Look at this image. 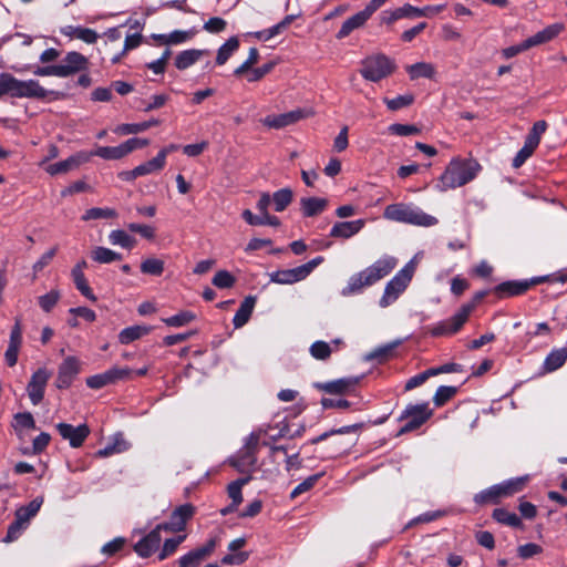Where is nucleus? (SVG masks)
Masks as SVG:
<instances>
[{"instance_id":"1","label":"nucleus","mask_w":567,"mask_h":567,"mask_svg":"<svg viewBox=\"0 0 567 567\" xmlns=\"http://www.w3.org/2000/svg\"><path fill=\"white\" fill-rule=\"evenodd\" d=\"M480 171L481 165L475 159L454 158L450 162L440 178L442 189L446 190L461 187L473 181Z\"/></svg>"},{"instance_id":"2","label":"nucleus","mask_w":567,"mask_h":567,"mask_svg":"<svg viewBox=\"0 0 567 567\" xmlns=\"http://www.w3.org/2000/svg\"><path fill=\"white\" fill-rule=\"evenodd\" d=\"M383 217L389 220L431 227L439 223L437 218L424 213L421 208L409 204H391L384 208Z\"/></svg>"},{"instance_id":"3","label":"nucleus","mask_w":567,"mask_h":567,"mask_svg":"<svg viewBox=\"0 0 567 567\" xmlns=\"http://www.w3.org/2000/svg\"><path fill=\"white\" fill-rule=\"evenodd\" d=\"M526 480L523 477L508 480L501 484L492 485L491 487L481 491L474 495V502L478 506L489 504H498L503 497L512 496L523 489Z\"/></svg>"},{"instance_id":"4","label":"nucleus","mask_w":567,"mask_h":567,"mask_svg":"<svg viewBox=\"0 0 567 567\" xmlns=\"http://www.w3.org/2000/svg\"><path fill=\"white\" fill-rule=\"evenodd\" d=\"M433 416V410L427 402L420 404H408L398 417L399 422H404L400 427L398 435H403L419 430Z\"/></svg>"},{"instance_id":"5","label":"nucleus","mask_w":567,"mask_h":567,"mask_svg":"<svg viewBox=\"0 0 567 567\" xmlns=\"http://www.w3.org/2000/svg\"><path fill=\"white\" fill-rule=\"evenodd\" d=\"M395 70L393 60L384 54H375L365 58L361 62L360 74L368 81L379 82L391 75Z\"/></svg>"},{"instance_id":"6","label":"nucleus","mask_w":567,"mask_h":567,"mask_svg":"<svg viewBox=\"0 0 567 567\" xmlns=\"http://www.w3.org/2000/svg\"><path fill=\"white\" fill-rule=\"evenodd\" d=\"M398 265L393 256H383L353 278V284H374L385 278Z\"/></svg>"},{"instance_id":"7","label":"nucleus","mask_w":567,"mask_h":567,"mask_svg":"<svg viewBox=\"0 0 567 567\" xmlns=\"http://www.w3.org/2000/svg\"><path fill=\"white\" fill-rule=\"evenodd\" d=\"M474 309L473 303L463 305L456 313L451 318L442 320L433 324L430 329V333L433 337L452 336L458 332L464 323L467 321L471 312Z\"/></svg>"},{"instance_id":"8","label":"nucleus","mask_w":567,"mask_h":567,"mask_svg":"<svg viewBox=\"0 0 567 567\" xmlns=\"http://www.w3.org/2000/svg\"><path fill=\"white\" fill-rule=\"evenodd\" d=\"M52 95L58 99L59 93L44 89L37 80H19L12 75V97L45 100Z\"/></svg>"},{"instance_id":"9","label":"nucleus","mask_w":567,"mask_h":567,"mask_svg":"<svg viewBox=\"0 0 567 567\" xmlns=\"http://www.w3.org/2000/svg\"><path fill=\"white\" fill-rule=\"evenodd\" d=\"M322 261L323 257L319 256L296 268L278 270L270 276V281L274 284H296L306 279Z\"/></svg>"},{"instance_id":"10","label":"nucleus","mask_w":567,"mask_h":567,"mask_svg":"<svg viewBox=\"0 0 567 567\" xmlns=\"http://www.w3.org/2000/svg\"><path fill=\"white\" fill-rule=\"evenodd\" d=\"M195 513L196 507L190 503H186L177 506L169 515L168 520L158 525L164 532L179 533L185 530L187 522L194 517Z\"/></svg>"},{"instance_id":"11","label":"nucleus","mask_w":567,"mask_h":567,"mask_svg":"<svg viewBox=\"0 0 567 567\" xmlns=\"http://www.w3.org/2000/svg\"><path fill=\"white\" fill-rule=\"evenodd\" d=\"M311 115L312 112L309 110L296 109L282 114L267 115L261 120V123L269 128L280 130L296 124Z\"/></svg>"},{"instance_id":"12","label":"nucleus","mask_w":567,"mask_h":567,"mask_svg":"<svg viewBox=\"0 0 567 567\" xmlns=\"http://www.w3.org/2000/svg\"><path fill=\"white\" fill-rule=\"evenodd\" d=\"M55 430L63 440L69 442L72 449L81 447L91 433L86 423L74 426L70 423L60 422L55 424Z\"/></svg>"},{"instance_id":"13","label":"nucleus","mask_w":567,"mask_h":567,"mask_svg":"<svg viewBox=\"0 0 567 567\" xmlns=\"http://www.w3.org/2000/svg\"><path fill=\"white\" fill-rule=\"evenodd\" d=\"M51 375L47 368H39L32 373L27 385V392L33 405H39L42 402Z\"/></svg>"},{"instance_id":"14","label":"nucleus","mask_w":567,"mask_h":567,"mask_svg":"<svg viewBox=\"0 0 567 567\" xmlns=\"http://www.w3.org/2000/svg\"><path fill=\"white\" fill-rule=\"evenodd\" d=\"M216 545V538H210L205 545L189 550L178 558V567H199L214 553Z\"/></svg>"},{"instance_id":"15","label":"nucleus","mask_w":567,"mask_h":567,"mask_svg":"<svg viewBox=\"0 0 567 567\" xmlns=\"http://www.w3.org/2000/svg\"><path fill=\"white\" fill-rule=\"evenodd\" d=\"M80 373V362L75 357H68L59 365L55 386L60 390L69 389Z\"/></svg>"},{"instance_id":"16","label":"nucleus","mask_w":567,"mask_h":567,"mask_svg":"<svg viewBox=\"0 0 567 567\" xmlns=\"http://www.w3.org/2000/svg\"><path fill=\"white\" fill-rule=\"evenodd\" d=\"M89 60L83 54L71 51L65 54L61 63L58 64L61 78H68L79 72H86L89 70Z\"/></svg>"},{"instance_id":"17","label":"nucleus","mask_w":567,"mask_h":567,"mask_svg":"<svg viewBox=\"0 0 567 567\" xmlns=\"http://www.w3.org/2000/svg\"><path fill=\"white\" fill-rule=\"evenodd\" d=\"M163 529L159 525H156L148 534L144 535L136 544L133 549L141 558L151 557L158 548L162 542L161 533Z\"/></svg>"},{"instance_id":"18","label":"nucleus","mask_w":567,"mask_h":567,"mask_svg":"<svg viewBox=\"0 0 567 567\" xmlns=\"http://www.w3.org/2000/svg\"><path fill=\"white\" fill-rule=\"evenodd\" d=\"M259 444V435L251 433L246 441L244 449L240 451L237 461L233 462V466L243 472V466H254L256 464V453Z\"/></svg>"},{"instance_id":"19","label":"nucleus","mask_w":567,"mask_h":567,"mask_svg":"<svg viewBox=\"0 0 567 567\" xmlns=\"http://www.w3.org/2000/svg\"><path fill=\"white\" fill-rule=\"evenodd\" d=\"M355 378H341L329 382H316L313 386L329 394L342 395L349 392L355 384Z\"/></svg>"},{"instance_id":"20","label":"nucleus","mask_w":567,"mask_h":567,"mask_svg":"<svg viewBox=\"0 0 567 567\" xmlns=\"http://www.w3.org/2000/svg\"><path fill=\"white\" fill-rule=\"evenodd\" d=\"M246 543H247V540L245 537H239V538L233 539L228 544V550L231 553L226 554L221 558V560H220L221 564L227 565V566L244 564L249 558V554L246 551H238V550L241 549L243 547H245Z\"/></svg>"},{"instance_id":"21","label":"nucleus","mask_w":567,"mask_h":567,"mask_svg":"<svg viewBox=\"0 0 567 567\" xmlns=\"http://www.w3.org/2000/svg\"><path fill=\"white\" fill-rule=\"evenodd\" d=\"M372 17V13L365 7L363 10L357 12L348 18L341 25L337 33V39L347 38L352 31L363 27L365 22Z\"/></svg>"},{"instance_id":"22","label":"nucleus","mask_w":567,"mask_h":567,"mask_svg":"<svg viewBox=\"0 0 567 567\" xmlns=\"http://www.w3.org/2000/svg\"><path fill=\"white\" fill-rule=\"evenodd\" d=\"M564 30V24L561 23H554L542 31H538L534 35L526 39L527 47L530 49L536 45H540L544 43H547L555 39L561 31Z\"/></svg>"},{"instance_id":"23","label":"nucleus","mask_w":567,"mask_h":567,"mask_svg":"<svg viewBox=\"0 0 567 567\" xmlns=\"http://www.w3.org/2000/svg\"><path fill=\"white\" fill-rule=\"evenodd\" d=\"M363 219L336 223L331 228L330 236L334 238H350L358 234L364 226Z\"/></svg>"},{"instance_id":"24","label":"nucleus","mask_w":567,"mask_h":567,"mask_svg":"<svg viewBox=\"0 0 567 567\" xmlns=\"http://www.w3.org/2000/svg\"><path fill=\"white\" fill-rule=\"evenodd\" d=\"M257 297L247 296L240 303L238 310L233 318L235 329L243 328L250 319L256 306Z\"/></svg>"},{"instance_id":"25","label":"nucleus","mask_w":567,"mask_h":567,"mask_svg":"<svg viewBox=\"0 0 567 567\" xmlns=\"http://www.w3.org/2000/svg\"><path fill=\"white\" fill-rule=\"evenodd\" d=\"M153 327L145 324L130 326L121 330L118 333V342L121 344H128L135 340L141 339L152 332Z\"/></svg>"},{"instance_id":"26","label":"nucleus","mask_w":567,"mask_h":567,"mask_svg":"<svg viewBox=\"0 0 567 567\" xmlns=\"http://www.w3.org/2000/svg\"><path fill=\"white\" fill-rule=\"evenodd\" d=\"M207 54V50L189 49L182 51L175 58V66L178 70H186Z\"/></svg>"},{"instance_id":"27","label":"nucleus","mask_w":567,"mask_h":567,"mask_svg":"<svg viewBox=\"0 0 567 567\" xmlns=\"http://www.w3.org/2000/svg\"><path fill=\"white\" fill-rule=\"evenodd\" d=\"M43 504V497L39 496L32 499L28 505L20 506L17 508L14 513V517L25 524L29 525L30 520L35 517V515L39 513L41 506Z\"/></svg>"},{"instance_id":"28","label":"nucleus","mask_w":567,"mask_h":567,"mask_svg":"<svg viewBox=\"0 0 567 567\" xmlns=\"http://www.w3.org/2000/svg\"><path fill=\"white\" fill-rule=\"evenodd\" d=\"M492 517L497 523L509 526L513 528L523 529L524 524L519 516H517L515 513H512L507 511L506 508L499 507L495 508L492 513Z\"/></svg>"},{"instance_id":"29","label":"nucleus","mask_w":567,"mask_h":567,"mask_svg":"<svg viewBox=\"0 0 567 567\" xmlns=\"http://www.w3.org/2000/svg\"><path fill=\"white\" fill-rule=\"evenodd\" d=\"M300 205L303 216L313 217L326 209L328 200L319 197H307L301 198Z\"/></svg>"},{"instance_id":"30","label":"nucleus","mask_w":567,"mask_h":567,"mask_svg":"<svg viewBox=\"0 0 567 567\" xmlns=\"http://www.w3.org/2000/svg\"><path fill=\"white\" fill-rule=\"evenodd\" d=\"M400 344V341H394L381 346L365 355L367 361H377L378 363H384L394 355V350Z\"/></svg>"},{"instance_id":"31","label":"nucleus","mask_w":567,"mask_h":567,"mask_svg":"<svg viewBox=\"0 0 567 567\" xmlns=\"http://www.w3.org/2000/svg\"><path fill=\"white\" fill-rule=\"evenodd\" d=\"M83 162L82 157L80 155L70 156L69 158L50 164L45 171L50 175H58V174H64L68 173L76 167L80 166V164Z\"/></svg>"},{"instance_id":"32","label":"nucleus","mask_w":567,"mask_h":567,"mask_svg":"<svg viewBox=\"0 0 567 567\" xmlns=\"http://www.w3.org/2000/svg\"><path fill=\"white\" fill-rule=\"evenodd\" d=\"M567 360V348L555 349L550 351L545 361L544 369L547 372L556 371L561 368Z\"/></svg>"},{"instance_id":"33","label":"nucleus","mask_w":567,"mask_h":567,"mask_svg":"<svg viewBox=\"0 0 567 567\" xmlns=\"http://www.w3.org/2000/svg\"><path fill=\"white\" fill-rule=\"evenodd\" d=\"M406 71L411 80H415L419 78L433 79L435 75L434 65L426 62H417L415 64L408 65Z\"/></svg>"},{"instance_id":"34","label":"nucleus","mask_w":567,"mask_h":567,"mask_svg":"<svg viewBox=\"0 0 567 567\" xmlns=\"http://www.w3.org/2000/svg\"><path fill=\"white\" fill-rule=\"evenodd\" d=\"M239 40L237 37L229 38L217 51L216 64L223 65L238 50Z\"/></svg>"},{"instance_id":"35","label":"nucleus","mask_w":567,"mask_h":567,"mask_svg":"<svg viewBox=\"0 0 567 567\" xmlns=\"http://www.w3.org/2000/svg\"><path fill=\"white\" fill-rule=\"evenodd\" d=\"M197 318L196 313L190 310H182L178 313L163 318L162 321L168 326L174 328H179L189 324Z\"/></svg>"},{"instance_id":"36","label":"nucleus","mask_w":567,"mask_h":567,"mask_svg":"<svg viewBox=\"0 0 567 567\" xmlns=\"http://www.w3.org/2000/svg\"><path fill=\"white\" fill-rule=\"evenodd\" d=\"M363 427V424L362 423H357V424H351V425H344V426H341L339 429H333L331 431H328V432H324L322 434H320L319 436L317 437H313L309 441V444H318L324 440H327L328 437L332 436V435H342V434H348V433H358L361 429Z\"/></svg>"},{"instance_id":"37","label":"nucleus","mask_w":567,"mask_h":567,"mask_svg":"<svg viewBox=\"0 0 567 567\" xmlns=\"http://www.w3.org/2000/svg\"><path fill=\"white\" fill-rule=\"evenodd\" d=\"M458 392L457 386L453 385H440L434 395L433 403L436 408H442L451 399H453Z\"/></svg>"},{"instance_id":"38","label":"nucleus","mask_w":567,"mask_h":567,"mask_svg":"<svg viewBox=\"0 0 567 567\" xmlns=\"http://www.w3.org/2000/svg\"><path fill=\"white\" fill-rule=\"evenodd\" d=\"M532 286H494L493 295L498 299L522 296L527 292Z\"/></svg>"},{"instance_id":"39","label":"nucleus","mask_w":567,"mask_h":567,"mask_svg":"<svg viewBox=\"0 0 567 567\" xmlns=\"http://www.w3.org/2000/svg\"><path fill=\"white\" fill-rule=\"evenodd\" d=\"M293 193L290 188H281L274 193L271 203H274L275 210L284 212L292 202Z\"/></svg>"},{"instance_id":"40","label":"nucleus","mask_w":567,"mask_h":567,"mask_svg":"<svg viewBox=\"0 0 567 567\" xmlns=\"http://www.w3.org/2000/svg\"><path fill=\"white\" fill-rule=\"evenodd\" d=\"M92 155L99 156L103 159H121L126 156L123 144L118 146H99Z\"/></svg>"},{"instance_id":"41","label":"nucleus","mask_w":567,"mask_h":567,"mask_svg":"<svg viewBox=\"0 0 567 567\" xmlns=\"http://www.w3.org/2000/svg\"><path fill=\"white\" fill-rule=\"evenodd\" d=\"M112 245H118L123 248L131 249L136 245V239L122 229L112 230L109 235Z\"/></svg>"},{"instance_id":"42","label":"nucleus","mask_w":567,"mask_h":567,"mask_svg":"<svg viewBox=\"0 0 567 567\" xmlns=\"http://www.w3.org/2000/svg\"><path fill=\"white\" fill-rule=\"evenodd\" d=\"M165 167L163 163V155H156L154 158L136 166V173L140 176H145L152 173L162 171Z\"/></svg>"},{"instance_id":"43","label":"nucleus","mask_w":567,"mask_h":567,"mask_svg":"<svg viewBox=\"0 0 567 567\" xmlns=\"http://www.w3.org/2000/svg\"><path fill=\"white\" fill-rule=\"evenodd\" d=\"M91 257L100 264H110L121 259V255L105 247H96L91 251Z\"/></svg>"},{"instance_id":"44","label":"nucleus","mask_w":567,"mask_h":567,"mask_svg":"<svg viewBox=\"0 0 567 567\" xmlns=\"http://www.w3.org/2000/svg\"><path fill=\"white\" fill-rule=\"evenodd\" d=\"M105 373L110 384L133 379V370L128 367H113L106 370Z\"/></svg>"},{"instance_id":"45","label":"nucleus","mask_w":567,"mask_h":567,"mask_svg":"<svg viewBox=\"0 0 567 567\" xmlns=\"http://www.w3.org/2000/svg\"><path fill=\"white\" fill-rule=\"evenodd\" d=\"M416 270L415 258L411 259L388 284H408Z\"/></svg>"},{"instance_id":"46","label":"nucleus","mask_w":567,"mask_h":567,"mask_svg":"<svg viewBox=\"0 0 567 567\" xmlns=\"http://www.w3.org/2000/svg\"><path fill=\"white\" fill-rule=\"evenodd\" d=\"M186 539V535H178L173 538H168L164 542L162 549L158 554V560H164L172 556L178 548V546Z\"/></svg>"},{"instance_id":"47","label":"nucleus","mask_w":567,"mask_h":567,"mask_svg":"<svg viewBox=\"0 0 567 567\" xmlns=\"http://www.w3.org/2000/svg\"><path fill=\"white\" fill-rule=\"evenodd\" d=\"M323 473H317L308 476L301 483H299L290 493V498L296 499L301 494L310 491L317 484V482L322 477Z\"/></svg>"},{"instance_id":"48","label":"nucleus","mask_w":567,"mask_h":567,"mask_svg":"<svg viewBox=\"0 0 567 567\" xmlns=\"http://www.w3.org/2000/svg\"><path fill=\"white\" fill-rule=\"evenodd\" d=\"M309 352L316 360L326 361L330 358L332 348L326 341L318 340L310 346Z\"/></svg>"},{"instance_id":"49","label":"nucleus","mask_w":567,"mask_h":567,"mask_svg":"<svg viewBox=\"0 0 567 567\" xmlns=\"http://www.w3.org/2000/svg\"><path fill=\"white\" fill-rule=\"evenodd\" d=\"M249 482V477L238 478L227 486V493L231 503L239 505L243 502L241 488Z\"/></svg>"},{"instance_id":"50","label":"nucleus","mask_w":567,"mask_h":567,"mask_svg":"<svg viewBox=\"0 0 567 567\" xmlns=\"http://www.w3.org/2000/svg\"><path fill=\"white\" fill-rule=\"evenodd\" d=\"M408 286H385L383 296L381 297L379 305L385 308L393 303Z\"/></svg>"},{"instance_id":"51","label":"nucleus","mask_w":567,"mask_h":567,"mask_svg":"<svg viewBox=\"0 0 567 567\" xmlns=\"http://www.w3.org/2000/svg\"><path fill=\"white\" fill-rule=\"evenodd\" d=\"M117 212L113 208H101V207H94L90 208L85 212V214L82 216L83 220H92V219H101V218H116Z\"/></svg>"},{"instance_id":"52","label":"nucleus","mask_w":567,"mask_h":567,"mask_svg":"<svg viewBox=\"0 0 567 567\" xmlns=\"http://www.w3.org/2000/svg\"><path fill=\"white\" fill-rule=\"evenodd\" d=\"M383 101L389 110L398 111L403 107L410 106L414 102V95L413 94H403V95H399L394 99L385 97Z\"/></svg>"},{"instance_id":"53","label":"nucleus","mask_w":567,"mask_h":567,"mask_svg":"<svg viewBox=\"0 0 567 567\" xmlns=\"http://www.w3.org/2000/svg\"><path fill=\"white\" fill-rule=\"evenodd\" d=\"M142 43V34L135 33L130 34L125 38L124 48L120 54L114 55L111 61L113 64H116L121 61L122 56L127 52L135 48H137Z\"/></svg>"},{"instance_id":"54","label":"nucleus","mask_w":567,"mask_h":567,"mask_svg":"<svg viewBox=\"0 0 567 567\" xmlns=\"http://www.w3.org/2000/svg\"><path fill=\"white\" fill-rule=\"evenodd\" d=\"M126 545V538L124 537H115L112 540L104 544L101 548V553L105 555L106 557H113Z\"/></svg>"},{"instance_id":"55","label":"nucleus","mask_w":567,"mask_h":567,"mask_svg":"<svg viewBox=\"0 0 567 567\" xmlns=\"http://www.w3.org/2000/svg\"><path fill=\"white\" fill-rule=\"evenodd\" d=\"M388 131L398 136L417 135L421 133V128L413 124H401L394 123L388 127Z\"/></svg>"},{"instance_id":"56","label":"nucleus","mask_w":567,"mask_h":567,"mask_svg":"<svg viewBox=\"0 0 567 567\" xmlns=\"http://www.w3.org/2000/svg\"><path fill=\"white\" fill-rule=\"evenodd\" d=\"M13 420V427L16 429V431H18L19 429H35V420L30 412H19L14 414Z\"/></svg>"},{"instance_id":"57","label":"nucleus","mask_w":567,"mask_h":567,"mask_svg":"<svg viewBox=\"0 0 567 567\" xmlns=\"http://www.w3.org/2000/svg\"><path fill=\"white\" fill-rule=\"evenodd\" d=\"M141 270L144 274L158 276L164 270V261L157 258L145 259L141 264Z\"/></svg>"},{"instance_id":"58","label":"nucleus","mask_w":567,"mask_h":567,"mask_svg":"<svg viewBox=\"0 0 567 567\" xmlns=\"http://www.w3.org/2000/svg\"><path fill=\"white\" fill-rule=\"evenodd\" d=\"M196 33H197V31L195 29H190V30H186V31L175 30V31L171 32L169 34H167L169 45L184 43V42L193 39Z\"/></svg>"},{"instance_id":"59","label":"nucleus","mask_w":567,"mask_h":567,"mask_svg":"<svg viewBox=\"0 0 567 567\" xmlns=\"http://www.w3.org/2000/svg\"><path fill=\"white\" fill-rule=\"evenodd\" d=\"M352 445H353L352 441L334 440L329 443V446L331 447V452L328 454V457L333 458L343 453H347Z\"/></svg>"},{"instance_id":"60","label":"nucleus","mask_w":567,"mask_h":567,"mask_svg":"<svg viewBox=\"0 0 567 567\" xmlns=\"http://www.w3.org/2000/svg\"><path fill=\"white\" fill-rule=\"evenodd\" d=\"M59 298V291L53 289L50 292L39 297V305L43 311L49 312L56 305Z\"/></svg>"},{"instance_id":"61","label":"nucleus","mask_w":567,"mask_h":567,"mask_svg":"<svg viewBox=\"0 0 567 567\" xmlns=\"http://www.w3.org/2000/svg\"><path fill=\"white\" fill-rule=\"evenodd\" d=\"M28 526L21 522H19L16 517L14 520L9 525L7 535L3 539L6 543H11L17 540L21 533L27 528Z\"/></svg>"},{"instance_id":"62","label":"nucleus","mask_w":567,"mask_h":567,"mask_svg":"<svg viewBox=\"0 0 567 567\" xmlns=\"http://www.w3.org/2000/svg\"><path fill=\"white\" fill-rule=\"evenodd\" d=\"M126 450L124 440H115L114 443L109 444L104 449H101L96 452V456L99 457H107L115 453H121Z\"/></svg>"},{"instance_id":"63","label":"nucleus","mask_w":567,"mask_h":567,"mask_svg":"<svg viewBox=\"0 0 567 567\" xmlns=\"http://www.w3.org/2000/svg\"><path fill=\"white\" fill-rule=\"evenodd\" d=\"M543 551V547L535 543H527L525 545H520L517 548L518 556L522 559H529Z\"/></svg>"},{"instance_id":"64","label":"nucleus","mask_w":567,"mask_h":567,"mask_svg":"<svg viewBox=\"0 0 567 567\" xmlns=\"http://www.w3.org/2000/svg\"><path fill=\"white\" fill-rule=\"evenodd\" d=\"M50 441H51V435L47 432H41L32 441V454H34V455L41 454L48 447Z\"/></svg>"}]
</instances>
